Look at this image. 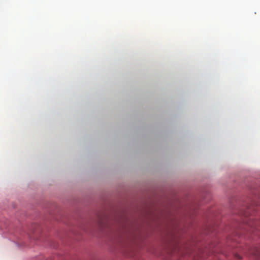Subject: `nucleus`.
Instances as JSON below:
<instances>
[{
	"label": "nucleus",
	"instance_id": "f257e3e1",
	"mask_svg": "<svg viewBox=\"0 0 260 260\" xmlns=\"http://www.w3.org/2000/svg\"><path fill=\"white\" fill-rule=\"evenodd\" d=\"M250 253L251 254L254 255L257 258H260V246L258 247H253L251 250Z\"/></svg>",
	"mask_w": 260,
	"mask_h": 260
},
{
	"label": "nucleus",
	"instance_id": "f03ea898",
	"mask_svg": "<svg viewBox=\"0 0 260 260\" xmlns=\"http://www.w3.org/2000/svg\"><path fill=\"white\" fill-rule=\"evenodd\" d=\"M236 257L238 259H241V256H240L239 254H237L236 255Z\"/></svg>",
	"mask_w": 260,
	"mask_h": 260
}]
</instances>
